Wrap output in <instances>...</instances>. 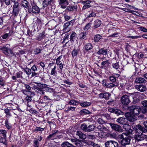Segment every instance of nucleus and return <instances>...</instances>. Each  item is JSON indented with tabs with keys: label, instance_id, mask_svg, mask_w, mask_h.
<instances>
[{
	"label": "nucleus",
	"instance_id": "4d7b16f0",
	"mask_svg": "<svg viewBox=\"0 0 147 147\" xmlns=\"http://www.w3.org/2000/svg\"><path fill=\"white\" fill-rule=\"evenodd\" d=\"M38 85H37L38 88L40 89V90H42V89L44 88L45 85L41 84V83H37Z\"/></svg>",
	"mask_w": 147,
	"mask_h": 147
},
{
	"label": "nucleus",
	"instance_id": "f8f14e48",
	"mask_svg": "<svg viewBox=\"0 0 147 147\" xmlns=\"http://www.w3.org/2000/svg\"><path fill=\"white\" fill-rule=\"evenodd\" d=\"M76 135L79 137V139L82 140H84L86 138V136L85 134L80 131H77L76 133Z\"/></svg>",
	"mask_w": 147,
	"mask_h": 147
},
{
	"label": "nucleus",
	"instance_id": "49530a36",
	"mask_svg": "<svg viewBox=\"0 0 147 147\" xmlns=\"http://www.w3.org/2000/svg\"><path fill=\"white\" fill-rule=\"evenodd\" d=\"M109 80L111 82L114 83H115V82L116 81V78L113 76H110L109 77Z\"/></svg>",
	"mask_w": 147,
	"mask_h": 147
},
{
	"label": "nucleus",
	"instance_id": "9b49d317",
	"mask_svg": "<svg viewBox=\"0 0 147 147\" xmlns=\"http://www.w3.org/2000/svg\"><path fill=\"white\" fill-rule=\"evenodd\" d=\"M108 111L111 113H115L117 115H123L124 113L123 112L119 110L113 108L109 109H108Z\"/></svg>",
	"mask_w": 147,
	"mask_h": 147
},
{
	"label": "nucleus",
	"instance_id": "3c124183",
	"mask_svg": "<svg viewBox=\"0 0 147 147\" xmlns=\"http://www.w3.org/2000/svg\"><path fill=\"white\" fill-rule=\"evenodd\" d=\"M81 112L84 113L85 114H90L91 112L89 111L86 109H82L81 111Z\"/></svg>",
	"mask_w": 147,
	"mask_h": 147
},
{
	"label": "nucleus",
	"instance_id": "2f4dec72",
	"mask_svg": "<svg viewBox=\"0 0 147 147\" xmlns=\"http://www.w3.org/2000/svg\"><path fill=\"white\" fill-rule=\"evenodd\" d=\"M88 125L85 123L82 124L80 126V128L81 129L85 131L86 132Z\"/></svg>",
	"mask_w": 147,
	"mask_h": 147
},
{
	"label": "nucleus",
	"instance_id": "69168bd1",
	"mask_svg": "<svg viewBox=\"0 0 147 147\" xmlns=\"http://www.w3.org/2000/svg\"><path fill=\"white\" fill-rule=\"evenodd\" d=\"M34 90L38 93L40 91V89L37 85L34 86Z\"/></svg>",
	"mask_w": 147,
	"mask_h": 147
},
{
	"label": "nucleus",
	"instance_id": "f704fd0d",
	"mask_svg": "<svg viewBox=\"0 0 147 147\" xmlns=\"http://www.w3.org/2000/svg\"><path fill=\"white\" fill-rule=\"evenodd\" d=\"M102 36L99 34H97L94 37V40L95 41L98 42L101 38Z\"/></svg>",
	"mask_w": 147,
	"mask_h": 147
},
{
	"label": "nucleus",
	"instance_id": "473e14b6",
	"mask_svg": "<svg viewBox=\"0 0 147 147\" xmlns=\"http://www.w3.org/2000/svg\"><path fill=\"white\" fill-rule=\"evenodd\" d=\"M76 34L74 32H73L70 35V40L71 42H73L76 36Z\"/></svg>",
	"mask_w": 147,
	"mask_h": 147
},
{
	"label": "nucleus",
	"instance_id": "603ef678",
	"mask_svg": "<svg viewBox=\"0 0 147 147\" xmlns=\"http://www.w3.org/2000/svg\"><path fill=\"white\" fill-rule=\"evenodd\" d=\"M96 16V13L92 11H91V13L88 16L87 18H91L93 17H95Z\"/></svg>",
	"mask_w": 147,
	"mask_h": 147
},
{
	"label": "nucleus",
	"instance_id": "13d9d810",
	"mask_svg": "<svg viewBox=\"0 0 147 147\" xmlns=\"http://www.w3.org/2000/svg\"><path fill=\"white\" fill-rule=\"evenodd\" d=\"M5 126L8 129H9L11 127V126L9 125L8 123V121L7 120H6L5 121Z\"/></svg>",
	"mask_w": 147,
	"mask_h": 147
},
{
	"label": "nucleus",
	"instance_id": "6ab92c4d",
	"mask_svg": "<svg viewBox=\"0 0 147 147\" xmlns=\"http://www.w3.org/2000/svg\"><path fill=\"white\" fill-rule=\"evenodd\" d=\"M127 118L122 117L118 118L117 120V121L119 123L121 124H124L127 122Z\"/></svg>",
	"mask_w": 147,
	"mask_h": 147
},
{
	"label": "nucleus",
	"instance_id": "5701e85b",
	"mask_svg": "<svg viewBox=\"0 0 147 147\" xmlns=\"http://www.w3.org/2000/svg\"><path fill=\"white\" fill-rule=\"evenodd\" d=\"M97 53L99 55L102 54L106 55L107 54V50H105L103 48H102L99 50L97 52Z\"/></svg>",
	"mask_w": 147,
	"mask_h": 147
},
{
	"label": "nucleus",
	"instance_id": "c03bdc74",
	"mask_svg": "<svg viewBox=\"0 0 147 147\" xmlns=\"http://www.w3.org/2000/svg\"><path fill=\"white\" fill-rule=\"evenodd\" d=\"M56 67L55 66L52 69L51 71V75L55 76L57 74V71L55 70Z\"/></svg>",
	"mask_w": 147,
	"mask_h": 147
},
{
	"label": "nucleus",
	"instance_id": "7ed1b4c3",
	"mask_svg": "<svg viewBox=\"0 0 147 147\" xmlns=\"http://www.w3.org/2000/svg\"><path fill=\"white\" fill-rule=\"evenodd\" d=\"M126 110H128L133 115L137 116L139 115L141 111V107L137 105H132L131 106H127Z\"/></svg>",
	"mask_w": 147,
	"mask_h": 147
},
{
	"label": "nucleus",
	"instance_id": "a18cd8bd",
	"mask_svg": "<svg viewBox=\"0 0 147 147\" xmlns=\"http://www.w3.org/2000/svg\"><path fill=\"white\" fill-rule=\"evenodd\" d=\"M6 131L4 130L0 129V134L2 135L3 136H6Z\"/></svg>",
	"mask_w": 147,
	"mask_h": 147
},
{
	"label": "nucleus",
	"instance_id": "58836bf2",
	"mask_svg": "<svg viewBox=\"0 0 147 147\" xmlns=\"http://www.w3.org/2000/svg\"><path fill=\"white\" fill-rule=\"evenodd\" d=\"M47 138L49 139L53 140L54 139L57 138V136L55 135H53V134H52L49 135L47 137Z\"/></svg>",
	"mask_w": 147,
	"mask_h": 147
},
{
	"label": "nucleus",
	"instance_id": "9d476101",
	"mask_svg": "<svg viewBox=\"0 0 147 147\" xmlns=\"http://www.w3.org/2000/svg\"><path fill=\"white\" fill-rule=\"evenodd\" d=\"M70 140L73 144L75 145L78 146H81L82 145V143L81 141L76 138H71Z\"/></svg>",
	"mask_w": 147,
	"mask_h": 147
},
{
	"label": "nucleus",
	"instance_id": "423d86ee",
	"mask_svg": "<svg viewBox=\"0 0 147 147\" xmlns=\"http://www.w3.org/2000/svg\"><path fill=\"white\" fill-rule=\"evenodd\" d=\"M125 115L127 118V120H128L131 122H134L136 120V117L135 115L131 113L127 112L125 113Z\"/></svg>",
	"mask_w": 147,
	"mask_h": 147
},
{
	"label": "nucleus",
	"instance_id": "4468645a",
	"mask_svg": "<svg viewBox=\"0 0 147 147\" xmlns=\"http://www.w3.org/2000/svg\"><path fill=\"white\" fill-rule=\"evenodd\" d=\"M69 3L67 0H59V4L62 5H61V7L62 8H65L67 7L66 5L68 4Z\"/></svg>",
	"mask_w": 147,
	"mask_h": 147
},
{
	"label": "nucleus",
	"instance_id": "393cba45",
	"mask_svg": "<svg viewBox=\"0 0 147 147\" xmlns=\"http://www.w3.org/2000/svg\"><path fill=\"white\" fill-rule=\"evenodd\" d=\"M95 127L93 124L90 125L88 126L86 132H91L93 131Z\"/></svg>",
	"mask_w": 147,
	"mask_h": 147
},
{
	"label": "nucleus",
	"instance_id": "c9c22d12",
	"mask_svg": "<svg viewBox=\"0 0 147 147\" xmlns=\"http://www.w3.org/2000/svg\"><path fill=\"white\" fill-rule=\"evenodd\" d=\"M80 105L82 107H88L91 105V103L90 102H84L82 103H80Z\"/></svg>",
	"mask_w": 147,
	"mask_h": 147
},
{
	"label": "nucleus",
	"instance_id": "bb28decb",
	"mask_svg": "<svg viewBox=\"0 0 147 147\" xmlns=\"http://www.w3.org/2000/svg\"><path fill=\"white\" fill-rule=\"evenodd\" d=\"M7 137L3 136L1 137L0 136V142L2 143L5 145L7 144L6 142Z\"/></svg>",
	"mask_w": 147,
	"mask_h": 147
},
{
	"label": "nucleus",
	"instance_id": "2eb2a0df",
	"mask_svg": "<svg viewBox=\"0 0 147 147\" xmlns=\"http://www.w3.org/2000/svg\"><path fill=\"white\" fill-rule=\"evenodd\" d=\"M136 88L141 92H144L146 90V86L142 84L136 85Z\"/></svg>",
	"mask_w": 147,
	"mask_h": 147
},
{
	"label": "nucleus",
	"instance_id": "7c9ffc66",
	"mask_svg": "<svg viewBox=\"0 0 147 147\" xmlns=\"http://www.w3.org/2000/svg\"><path fill=\"white\" fill-rule=\"evenodd\" d=\"M74 22V21L72 20L70 21L69 22L65 23L63 26L64 30L67 29V28L71 24H73Z\"/></svg>",
	"mask_w": 147,
	"mask_h": 147
},
{
	"label": "nucleus",
	"instance_id": "c85d7f7f",
	"mask_svg": "<svg viewBox=\"0 0 147 147\" xmlns=\"http://www.w3.org/2000/svg\"><path fill=\"white\" fill-rule=\"evenodd\" d=\"M77 7L75 6H69L67 7L66 10H68L69 11H73L75 9H76Z\"/></svg>",
	"mask_w": 147,
	"mask_h": 147
},
{
	"label": "nucleus",
	"instance_id": "6e6552de",
	"mask_svg": "<svg viewBox=\"0 0 147 147\" xmlns=\"http://www.w3.org/2000/svg\"><path fill=\"white\" fill-rule=\"evenodd\" d=\"M105 147H118V144L117 142L113 140L107 141L105 143Z\"/></svg>",
	"mask_w": 147,
	"mask_h": 147
},
{
	"label": "nucleus",
	"instance_id": "20e7f679",
	"mask_svg": "<svg viewBox=\"0 0 147 147\" xmlns=\"http://www.w3.org/2000/svg\"><path fill=\"white\" fill-rule=\"evenodd\" d=\"M131 94L128 93L124 94L121 97V101L122 104L125 105H128L130 102Z\"/></svg>",
	"mask_w": 147,
	"mask_h": 147
},
{
	"label": "nucleus",
	"instance_id": "0e129e2a",
	"mask_svg": "<svg viewBox=\"0 0 147 147\" xmlns=\"http://www.w3.org/2000/svg\"><path fill=\"white\" fill-rule=\"evenodd\" d=\"M10 35H9V34L7 33L1 36V37L3 39H6L8 36H10Z\"/></svg>",
	"mask_w": 147,
	"mask_h": 147
},
{
	"label": "nucleus",
	"instance_id": "6e6d98bb",
	"mask_svg": "<svg viewBox=\"0 0 147 147\" xmlns=\"http://www.w3.org/2000/svg\"><path fill=\"white\" fill-rule=\"evenodd\" d=\"M41 50L40 49L36 48L34 50V54L35 55L38 54L40 53Z\"/></svg>",
	"mask_w": 147,
	"mask_h": 147
},
{
	"label": "nucleus",
	"instance_id": "412c9836",
	"mask_svg": "<svg viewBox=\"0 0 147 147\" xmlns=\"http://www.w3.org/2000/svg\"><path fill=\"white\" fill-rule=\"evenodd\" d=\"M21 3L23 7L28 9L30 7L29 6V3L26 0H23L21 1Z\"/></svg>",
	"mask_w": 147,
	"mask_h": 147
},
{
	"label": "nucleus",
	"instance_id": "e2e57ef3",
	"mask_svg": "<svg viewBox=\"0 0 147 147\" xmlns=\"http://www.w3.org/2000/svg\"><path fill=\"white\" fill-rule=\"evenodd\" d=\"M91 27V23H90L88 24L84 28L85 30H88Z\"/></svg>",
	"mask_w": 147,
	"mask_h": 147
},
{
	"label": "nucleus",
	"instance_id": "5fc2aeb1",
	"mask_svg": "<svg viewBox=\"0 0 147 147\" xmlns=\"http://www.w3.org/2000/svg\"><path fill=\"white\" fill-rule=\"evenodd\" d=\"M78 51L77 50H74L72 52V55L73 57L76 56L78 54Z\"/></svg>",
	"mask_w": 147,
	"mask_h": 147
},
{
	"label": "nucleus",
	"instance_id": "a19ab883",
	"mask_svg": "<svg viewBox=\"0 0 147 147\" xmlns=\"http://www.w3.org/2000/svg\"><path fill=\"white\" fill-rule=\"evenodd\" d=\"M83 142L85 144H86L88 145L92 146L93 144V142L90 140H84Z\"/></svg>",
	"mask_w": 147,
	"mask_h": 147
},
{
	"label": "nucleus",
	"instance_id": "680f3d73",
	"mask_svg": "<svg viewBox=\"0 0 147 147\" xmlns=\"http://www.w3.org/2000/svg\"><path fill=\"white\" fill-rule=\"evenodd\" d=\"M22 73H23L22 72H21V74L19 72H18L16 73V76L18 78H22Z\"/></svg>",
	"mask_w": 147,
	"mask_h": 147
},
{
	"label": "nucleus",
	"instance_id": "f257e3e1",
	"mask_svg": "<svg viewBox=\"0 0 147 147\" xmlns=\"http://www.w3.org/2000/svg\"><path fill=\"white\" fill-rule=\"evenodd\" d=\"M133 129L135 130V134L134 138L138 142L144 140L142 132L144 131V128L139 124L137 125L134 127Z\"/></svg>",
	"mask_w": 147,
	"mask_h": 147
},
{
	"label": "nucleus",
	"instance_id": "37998d69",
	"mask_svg": "<svg viewBox=\"0 0 147 147\" xmlns=\"http://www.w3.org/2000/svg\"><path fill=\"white\" fill-rule=\"evenodd\" d=\"M97 122L100 124H102L105 123L106 121L105 120H104L103 119L101 118H99L97 120Z\"/></svg>",
	"mask_w": 147,
	"mask_h": 147
},
{
	"label": "nucleus",
	"instance_id": "a211bd4d",
	"mask_svg": "<svg viewBox=\"0 0 147 147\" xmlns=\"http://www.w3.org/2000/svg\"><path fill=\"white\" fill-rule=\"evenodd\" d=\"M54 0H44L43 2L42 5L43 7H45L48 5H51L53 3Z\"/></svg>",
	"mask_w": 147,
	"mask_h": 147
},
{
	"label": "nucleus",
	"instance_id": "ddd939ff",
	"mask_svg": "<svg viewBox=\"0 0 147 147\" xmlns=\"http://www.w3.org/2000/svg\"><path fill=\"white\" fill-rule=\"evenodd\" d=\"M135 82L136 84H144L147 81L143 78L138 77L136 78Z\"/></svg>",
	"mask_w": 147,
	"mask_h": 147
},
{
	"label": "nucleus",
	"instance_id": "f3484780",
	"mask_svg": "<svg viewBox=\"0 0 147 147\" xmlns=\"http://www.w3.org/2000/svg\"><path fill=\"white\" fill-rule=\"evenodd\" d=\"M2 50L3 53L6 55H8L9 53L13 54V52L10 49H8L7 47H3L2 48Z\"/></svg>",
	"mask_w": 147,
	"mask_h": 147
},
{
	"label": "nucleus",
	"instance_id": "cd10ccee",
	"mask_svg": "<svg viewBox=\"0 0 147 147\" xmlns=\"http://www.w3.org/2000/svg\"><path fill=\"white\" fill-rule=\"evenodd\" d=\"M22 69L28 76H29L31 74V69L28 68L27 67L26 68H22Z\"/></svg>",
	"mask_w": 147,
	"mask_h": 147
},
{
	"label": "nucleus",
	"instance_id": "052dcab7",
	"mask_svg": "<svg viewBox=\"0 0 147 147\" xmlns=\"http://www.w3.org/2000/svg\"><path fill=\"white\" fill-rule=\"evenodd\" d=\"M84 5L82 9H86L87 8H88L91 7V6L89 5L88 4H84Z\"/></svg>",
	"mask_w": 147,
	"mask_h": 147
},
{
	"label": "nucleus",
	"instance_id": "aec40b11",
	"mask_svg": "<svg viewBox=\"0 0 147 147\" xmlns=\"http://www.w3.org/2000/svg\"><path fill=\"white\" fill-rule=\"evenodd\" d=\"M123 127L126 131H128L130 133H132L133 132V131L131 129V126L128 124L125 123L123 124Z\"/></svg>",
	"mask_w": 147,
	"mask_h": 147
},
{
	"label": "nucleus",
	"instance_id": "c756f323",
	"mask_svg": "<svg viewBox=\"0 0 147 147\" xmlns=\"http://www.w3.org/2000/svg\"><path fill=\"white\" fill-rule=\"evenodd\" d=\"M101 21L98 20H97L94 21V27L97 28L99 27L101 24Z\"/></svg>",
	"mask_w": 147,
	"mask_h": 147
},
{
	"label": "nucleus",
	"instance_id": "338daca9",
	"mask_svg": "<svg viewBox=\"0 0 147 147\" xmlns=\"http://www.w3.org/2000/svg\"><path fill=\"white\" fill-rule=\"evenodd\" d=\"M25 100L27 101L28 102L31 101L32 98L30 96H28L26 97Z\"/></svg>",
	"mask_w": 147,
	"mask_h": 147
},
{
	"label": "nucleus",
	"instance_id": "e433bc0d",
	"mask_svg": "<svg viewBox=\"0 0 147 147\" xmlns=\"http://www.w3.org/2000/svg\"><path fill=\"white\" fill-rule=\"evenodd\" d=\"M112 65V67L116 70L118 69L119 67V65L118 62L113 63Z\"/></svg>",
	"mask_w": 147,
	"mask_h": 147
},
{
	"label": "nucleus",
	"instance_id": "09e8293b",
	"mask_svg": "<svg viewBox=\"0 0 147 147\" xmlns=\"http://www.w3.org/2000/svg\"><path fill=\"white\" fill-rule=\"evenodd\" d=\"M141 111L143 114H145L147 113V109L146 107H143L141 108Z\"/></svg>",
	"mask_w": 147,
	"mask_h": 147
},
{
	"label": "nucleus",
	"instance_id": "4be33fe9",
	"mask_svg": "<svg viewBox=\"0 0 147 147\" xmlns=\"http://www.w3.org/2000/svg\"><path fill=\"white\" fill-rule=\"evenodd\" d=\"M62 147H74V146L72 144H70L67 142H65L61 145Z\"/></svg>",
	"mask_w": 147,
	"mask_h": 147
},
{
	"label": "nucleus",
	"instance_id": "4c0bfd02",
	"mask_svg": "<svg viewBox=\"0 0 147 147\" xmlns=\"http://www.w3.org/2000/svg\"><path fill=\"white\" fill-rule=\"evenodd\" d=\"M118 85V84L117 83H110L107 84V87L108 88H112L114 86H117Z\"/></svg>",
	"mask_w": 147,
	"mask_h": 147
},
{
	"label": "nucleus",
	"instance_id": "f03ea898",
	"mask_svg": "<svg viewBox=\"0 0 147 147\" xmlns=\"http://www.w3.org/2000/svg\"><path fill=\"white\" fill-rule=\"evenodd\" d=\"M124 135H125V134L123 133L119 135L120 139L119 142L122 147H127V145L130 144L131 139L127 136L124 137Z\"/></svg>",
	"mask_w": 147,
	"mask_h": 147
},
{
	"label": "nucleus",
	"instance_id": "a878e982",
	"mask_svg": "<svg viewBox=\"0 0 147 147\" xmlns=\"http://www.w3.org/2000/svg\"><path fill=\"white\" fill-rule=\"evenodd\" d=\"M45 32L43 31L42 33H40L37 37V40H40L44 38L45 37Z\"/></svg>",
	"mask_w": 147,
	"mask_h": 147
},
{
	"label": "nucleus",
	"instance_id": "39448f33",
	"mask_svg": "<svg viewBox=\"0 0 147 147\" xmlns=\"http://www.w3.org/2000/svg\"><path fill=\"white\" fill-rule=\"evenodd\" d=\"M32 8L30 6L28 9V11L30 13H33L35 14L38 13L40 11V9L37 5L33 3L32 4Z\"/></svg>",
	"mask_w": 147,
	"mask_h": 147
},
{
	"label": "nucleus",
	"instance_id": "864d4df0",
	"mask_svg": "<svg viewBox=\"0 0 147 147\" xmlns=\"http://www.w3.org/2000/svg\"><path fill=\"white\" fill-rule=\"evenodd\" d=\"M141 104L144 107H146L147 109V101L146 100H143L142 101Z\"/></svg>",
	"mask_w": 147,
	"mask_h": 147
},
{
	"label": "nucleus",
	"instance_id": "1a4fd4ad",
	"mask_svg": "<svg viewBox=\"0 0 147 147\" xmlns=\"http://www.w3.org/2000/svg\"><path fill=\"white\" fill-rule=\"evenodd\" d=\"M19 4L18 2H14L13 5V13L15 16H16L18 13L19 10Z\"/></svg>",
	"mask_w": 147,
	"mask_h": 147
},
{
	"label": "nucleus",
	"instance_id": "8fccbe9b",
	"mask_svg": "<svg viewBox=\"0 0 147 147\" xmlns=\"http://www.w3.org/2000/svg\"><path fill=\"white\" fill-rule=\"evenodd\" d=\"M69 34L68 33L66 34L64 36L63 38V41L62 42V43H64L66 40H68L69 38Z\"/></svg>",
	"mask_w": 147,
	"mask_h": 147
},
{
	"label": "nucleus",
	"instance_id": "b1692460",
	"mask_svg": "<svg viewBox=\"0 0 147 147\" xmlns=\"http://www.w3.org/2000/svg\"><path fill=\"white\" fill-rule=\"evenodd\" d=\"M84 47L85 50L87 51L90 50L93 48L92 45L90 43L85 44Z\"/></svg>",
	"mask_w": 147,
	"mask_h": 147
},
{
	"label": "nucleus",
	"instance_id": "79ce46f5",
	"mask_svg": "<svg viewBox=\"0 0 147 147\" xmlns=\"http://www.w3.org/2000/svg\"><path fill=\"white\" fill-rule=\"evenodd\" d=\"M131 94V95L130 96V99L132 98L134 102L136 103L137 99V98L135 96L134 93Z\"/></svg>",
	"mask_w": 147,
	"mask_h": 147
},
{
	"label": "nucleus",
	"instance_id": "ea45409f",
	"mask_svg": "<svg viewBox=\"0 0 147 147\" xmlns=\"http://www.w3.org/2000/svg\"><path fill=\"white\" fill-rule=\"evenodd\" d=\"M97 129L99 131H103L105 129H106L105 127L103 126L102 125H99L97 127Z\"/></svg>",
	"mask_w": 147,
	"mask_h": 147
},
{
	"label": "nucleus",
	"instance_id": "de8ad7c7",
	"mask_svg": "<svg viewBox=\"0 0 147 147\" xmlns=\"http://www.w3.org/2000/svg\"><path fill=\"white\" fill-rule=\"evenodd\" d=\"M104 98L106 99H109V97L111 95V94L108 92L104 93Z\"/></svg>",
	"mask_w": 147,
	"mask_h": 147
},
{
	"label": "nucleus",
	"instance_id": "dca6fc26",
	"mask_svg": "<svg viewBox=\"0 0 147 147\" xmlns=\"http://www.w3.org/2000/svg\"><path fill=\"white\" fill-rule=\"evenodd\" d=\"M110 64L109 61L107 60L103 61L101 63L100 68L102 69H107L109 66Z\"/></svg>",
	"mask_w": 147,
	"mask_h": 147
},
{
	"label": "nucleus",
	"instance_id": "bf43d9fd",
	"mask_svg": "<svg viewBox=\"0 0 147 147\" xmlns=\"http://www.w3.org/2000/svg\"><path fill=\"white\" fill-rule=\"evenodd\" d=\"M77 102L74 100H71L69 102V104L74 105H76Z\"/></svg>",
	"mask_w": 147,
	"mask_h": 147
},
{
	"label": "nucleus",
	"instance_id": "774afa93",
	"mask_svg": "<svg viewBox=\"0 0 147 147\" xmlns=\"http://www.w3.org/2000/svg\"><path fill=\"white\" fill-rule=\"evenodd\" d=\"M87 137L88 139H93L95 138L94 135H87Z\"/></svg>",
	"mask_w": 147,
	"mask_h": 147
},
{
	"label": "nucleus",
	"instance_id": "72a5a7b5",
	"mask_svg": "<svg viewBox=\"0 0 147 147\" xmlns=\"http://www.w3.org/2000/svg\"><path fill=\"white\" fill-rule=\"evenodd\" d=\"M86 32H81L80 34V38L81 40L85 39L86 37Z\"/></svg>",
	"mask_w": 147,
	"mask_h": 147
},
{
	"label": "nucleus",
	"instance_id": "0eeeda50",
	"mask_svg": "<svg viewBox=\"0 0 147 147\" xmlns=\"http://www.w3.org/2000/svg\"><path fill=\"white\" fill-rule=\"evenodd\" d=\"M109 124L114 130L118 132H123V130L121 129V126L114 123H110Z\"/></svg>",
	"mask_w": 147,
	"mask_h": 147
}]
</instances>
